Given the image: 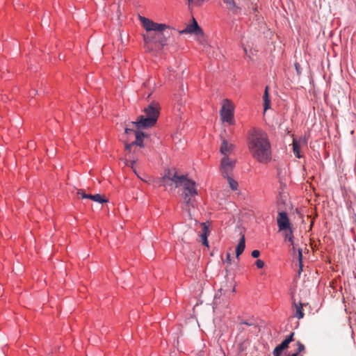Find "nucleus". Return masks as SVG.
<instances>
[{
	"mask_svg": "<svg viewBox=\"0 0 356 356\" xmlns=\"http://www.w3.org/2000/svg\"><path fill=\"white\" fill-rule=\"evenodd\" d=\"M202 233L200 236L202 243L204 245L209 246V242L207 240V236L209 233V227L204 223L202 224Z\"/></svg>",
	"mask_w": 356,
	"mask_h": 356,
	"instance_id": "ddd939ff",
	"label": "nucleus"
},
{
	"mask_svg": "<svg viewBox=\"0 0 356 356\" xmlns=\"http://www.w3.org/2000/svg\"><path fill=\"white\" fill-rule=\"evenodd\" d=\"M189 4H193L195 6L200 5L204 0H188Z\"/></svg>",
	"mask_w": 356,
	"mask_h": 356,
	"instance_id": "a878e982",
	"label": "nucleus"
},
{
	"mask_svg": "<svg viewBox=\"0 0 356 356\" xmlns=\"http://www.w3.org/2000/svg\"><path fill=\"white\" fill-rule=\"evenodd\" d=\"M136 175L138 176V177H139V178L140 179V180H143V178H140V177L138 175V174H137Z\"/></svg>",
	"mask_w": 356,
	"mask_h": 356,
	"instance_id": "a19ab883",
	"label": "nucleus"
},
{
	"mask_svg": "<svg viewBox=\"0 0 356 356\" xmlns=\"http://www.w3.org/2000/svg\"><path fill=\"white\" fill-rule=\"evenodd\" d=\"M292 246H293L292 251H293V253L295 254L296 252L297 245L294 243V245Z\"/></svg>",
	"mask_w": 356,
	"mask_h": 356,
	"instance_id": "f704fd0d",
	"label": "nucleus"
},
{
	"mask_svg": "<svg viewBox=\"0 0 356 356\" xmlns=\"http://www.w3.org/2000/svg\"><path fill=\"white\" fill-rule=\"evenodd\" d=\"M251 255L254 258H257L260 255V252L257 250H254L252 252Z\"/></svg>",
	"mask_w": 356,
	"mask_h": 356,
	"instance_id": "c85d7f7f",
	"label": "nucleus"
},
{
	"mask_svg": "<svg viewBox=\"0 0 356 356\" xmlns=\"http://www.w3.org/2000/svg\"><path fill=\"white\" fill-rule=\"evenodd\" d=\"M297 350L296 351L293 353V354H297V356H300L299 354L301 353V352H303L305 349V346L300 341H298L297 342Z\"/></svg>",
	"mask_w": 356,
	"mask_h": 356,
	"instance_id": "412c9836",
	"label": "nucleus"
},
{
	"mask_svg": "<svg viewBox=\"0 0 356 356\" xmlns=\"http://www.w3.org/2000/svg\"><path fill=\"white\" fill-rule=\"evenodd\" d=\"M235 160L229 156H223L220 161V170L222 175L225 177L230 175L235 166Z\"/></svg>",
	"mask_w": 356,
	"mask_h": 356,
	"instance_id": "6e6552de",
	"label": "nucleus"
},
{
	"mask_svg": "<svg viewBox=\"0 0 356 356\" xmlns=\"http://www.w3.org/2000/svg\"><path fill=\"white\" fill-rule=\"evenodd\" d=\"M138 19L146 31H159L156 44H159L161 48L167 44L168 36L166 35L165 31L166 29H169L168 25L165 24L156 23L152 19L141 15H138Z\"/></svg>",
	"mask_w": 356,
	"mask_h": 356,
	"instance_id": "20e7f679",
	"label": "nucleus"
},
{
	"mask_svg": "<svg viewBox=\"0 0 356 356\" xmlns=\"http://www.w3.org/2000/svg\"><path fill=\"white\" fill-rule=\"evenodd\" d=\"M294 333L292 332L289 336H288L285 339L290 343L293 341Z\"/></svg>",
	"mask_w": 356,
	"mask_h": 356,
	"instance_id": "2f4dec72",
	"label": "nucleus"
},
{
	"mask_svg": "<svg viewBox=\"0 0 356 356\" xmlns=\"http://www.w3.org/2000/svg\"><path fill=\"white\" fill-rule=\"evenodd\" d=\"M245 236H243L241 237V238L240 239V241L236 248V257H238L243 253V252L245 250Z\"/></svg>",
	"mask_w": 356,
	"mask_h": 356,
	"instance_id": "dca6fc26",
	"label": "nucleus"
},
{
	"mask_svg": "<svg viewBox=\"0 0 356 356\" xmlns=\"http://www.w3.org/2000/svg\"><path fill=\"white\" fill-rule=\"evenodd\" d=\"M227 292V290L226 289H223L222 287H221L218 291V293L215 295V298L216 299L217 298H219L222 295H226Z\"/></svg>",
	"mask_w": 356,
	"mask_h": 356,
	"instance_id": "5701e85b",
	"label": "nucleus"
},
{
	"mask_svg": "<svg viewBox=\"0 0 356 356\" xmlns=\"http://www.w3.org/2000/svg\"><path fill=\"white\" fill-rule=\"evenodd\" d=\"M138 19L146 31H159L156 44H159L161 48L167 44L168 36L166 35L165 31L166 29H169L168 25L165 24L156 23L152 19L141 15H138Z\"/></svg>",
	"mask_w": 356,
	"mask_h": 356,
	"instance_id": "39448f33",
	"label": "nucleus"
},
{
	"mask_svg": "<svg viewBox=\"0 0 356 356\" xmlns=\"http://www.w3.org/2000/svg\"><path fill=\"white\" fill-rule=\"evenodd\" d=\"M35 91L33 90V92H31V95H35Z\"/></svg>",
	"mask_w": 356,
	"mask_h": 356,
	"instance_id": "ea45409f",
	"label": "nucleus"
},
{
	"mask_svg": "<svg viewBox=\"0 0 356 356\" xmlns=\"http://www.w3.org/2000/svg\"><path fill=\"white\" fill-rule=\"evenodd\" d=\"M277 222L280 232L289 229L291 227V223L287 216V213L284 211H280L278 213Z\"/></svg>",
	"mask_w": 356,
	"mask_h": 356,
	"instance_id": "9d476101",
	"label": "nucleus"
},
{
	"mask_svg": "<svg viewBox=\"0 0 356 356\" xmlns=\"http://www.w3.org/2000/svg\"><path fill=\"white\" fill-rule=\"evenodd\" d=\"M179 33L181 34L195 33L197 37L200 42L203 43L204 41V33L194 18H193V23L187 25L186 29L181 31Z\"/></svg>",
	"mask_w": 356,
	"mask_h": 356,
	"instance_id": "0eeeda50",
	"label": "nucleus"
},
{
	"mask_svg": "<svg viewBox=\"0 0 356 356\" xmlns=\"http://www.w3.org/2000/svg\"><path fill=\"white\" fill-rule=\"evenodd\" d=\"M158 32L159 31H149L143 35L144 48L147 51H152L154 50L152 44L156 43Z\"/></svg>",
	"mask_w": 356,
	"mask_h": 356,
	"instance_id": "1a4fd4ad",
	"label": "nucleus"
},
{
	"mask_svg": "<svg viewBox=\"0 0 356 356\" xmlns=\"http://www.w3.org/2000/svg\"><path fill=\"white\" fill-rule=\"evenodd\" d=\"M289 343H288V341L284 339L280 344V346L282 347V348H284V350L286 349L288 347H289Z\"/></svg>",
	"mask_w": 356,
	"mask_h": 356,
	"instance_id": "cd10ccee",
	"label": "nucleus"
},
{
	"mask_svg": "<svg viewBox=\"0 0 356 356\" xmlns=\"http://www.w3.org/2000/svg\"><path fill=\"white\" fill-rule=\"evenodd\" d=\"M136 161H129V163H127V165L128 166H130L133 170H134V172L136 175H137L136 173V171L134 168V164H135Z\"/></svg>",
	"mask_w": 356,
	"mask_h": 356,
	"instance_id": "c756f323",
	"label": "nucleus"
},
{
	"mask_svg": "<svg viewBox=\"0 0 356 356\" xmlns=\"http://www.w3.org/2000/svg\"><path fill=\"white\" fill-rule=\"evenodd\" d=\"M135 135H136V140L133 142L134 145H136L140 147H143L144 146L143 139L145 137L147 136V135L140 131H135Z\"/></svg>",
	"mask_w": 356,
	"mask_h": 356,
	"instance_id": "2eb2a0df",
	"label": "nucleus"
},
{
	"mask_svg": "<svg viewBox=\"0 0 356 356\" xmlns=\"http://www.w3.org/2000/svg\"><path fill=\"white\" fill-rule=\"evenodd\" d=\"M220 116L223 122H228L230 124L234 123V106L227 99L223 100Z\"/></svg>",
	"mask_w": 356,
	"mask_h": 356,
	"instance_id": "423d86ee",
	"label": "nucleus"
},
{
	"mask_svg": "<svg viewBox=\"0 0 356 356\" xmlns=\"http://www.w3.org/2000/svg\"><path fill=\"white\" fill-rule=\"evenodd\" d=\"M281 232H283L285 241H288L291 245H293L294 239L291 227H290L289 229Z\"/></svg>",
	"mask_w": 356,
	"mask_h": 356,
	"instance_id": "4468645a",
	"label": "nucleus"
},
{
	"mask_svg": "<svg viewBox=\"0 0 356 356\" xmlns=\"http://www.w3.org/2000/svg\"><path fill=\"white\" fill-rule=\"evenodd\" d=\"M263 99H264V112H265L270 108V100L269 95H268V86L266 87Z\"/></svg>",
	"mask_w": 356,
	"mask_h": 356,
	"instance_id": "f3484780",
	"label": "nucleus"
},
{
	"mask_svg": "<svg viewBox=\"0 0 356 356\" xmlns=\"http://www.w3.org/2000/svg\"><path fill=\"white\" fill-rule=\"evenodd\" d=\"M131 132H134V133H135V131H134L132 129H130V128H128V127H127V128L125 129V133H126L127 134H130V133H131Z\"/></svg>",
	"mask_w": 356,
	"mask_h": 356,
	"instance_id": "72a5a7b5",
	"label": "nucleus"
},
{
	"mask_svg": "<svg viewBox=\"0 0 356 356\" xmlns=\"http://www.w3.org/2000/svg\"><path fill=\"white\" fill-rule=\"evenodd\" d=\"M224 3L227 4L230 8H234L236 7L235 2L234 0H223Z\"/></svg>",
	"mask_w": 356,
	"mask_h": 356,
	"instance_id": "393cba45",
	"label": "nucleus"
},
{
	"mask_svg": "<svg viewBox=\"0 0 356 356\" xmlns=\"http://www.w3.org/2000/svg\"><path fill=\"white\" fill-rule=\"evenodd\" d=\"M256 266L258 268H262L264 266V262L261 259L256 261Z\"/></svg>",
	"mask_w": 356,
	"mask_h": 356,
	"instance_id": "bb28decb",
	"label": "nucleus"
},
{
	"mask_svg": "<svg viewBox=\"0 0 356 356\" xmlns=\"http://www.w3.org/2000/svg\"><path fill=\"white\" fill-rule=\"evenodd\" d=\"M230 286H232V284L230 285ZM232 293H234L235 292V286H232Z\"/></svg>",
	"mask_w": 356,
	"mask_h": 356,
	"instance_id": "e433bc0d",
	"label": "nucleus"
},
{
	"mask_svg": "<svg viewBox=\"0 0 356 356\" xmlns=\"http://www.w3.org/2000/svg\"><path fill=\"white\" fill-rule=\"evenodd\" d=\"M298 67H299L298 64H296V68L298 72Z\"/></svg>",
	"mask_w": 356,
	"mask_h": 356,
	"instance_id": "58836bf2",
	"label": "nucleus"
},
{
	"mask_svg": "<svg viewBox=\"0 0 356 356\" xmlns=\"http://www.w3.org/2000/svg\"><path fill=\"white\" fill-rule=\"evenodd\" d=\"M294 305L296 307L295 316H296L299 319L302 318L304 317V313L302 312V305L301 303H295Z\"/></svg>",
	"mask_w": 356,
	"mask_h": 356,
	"instance_id": "6ab92c4d",
	"label": "nucleus"
},
{
	"mask_svg": "<svg viewBox=\"0 0 356 356\" xmlns=\"http://www.w3.org/2000/svg\"><path fill=\"white\" fill-rule=\"evenodd\" d=\"M284 349L282 348V346H280V345H278L277 346L275 347V348L273 350V356H280V355L282 354V352L284 350Z\"/></svg>",
	"mask_w": 356,
	"mask_h": 356,
	"instance_id": "4be33fe9",
	"label": "nucleus"
},
{
	"mask_svg": "<svg viewBox=\"0 0 356 356\" xmlns=\"http://www.w3.org/2000/svg\"><path fill=\"white\" fill-rule=\"evenodd\" d=\"M222 138V144L220 148V153L223 155V156H229V154L233 151L234 148V145L229 143L227 140Z\"/></svg>",
	"mask_w": 356,
	"mask_h": 356,
	"instance_id": "9b49d317",
	"label": "nucleus"
},
{
	"mask_svg": "<svg viewBox=\"0 0 356 356\" xmlns=\"http://www.w3.org/2000/svg\"><path fill=\"white\" fill-rule=\"evenodd\" d=\"M248 147L252 156L259 163L271 159V147L267 134L261 129L252 130L248 138Z\"/></svg>",
	"mask_w": 356,
	"mask_h": 356,
	"instance_id": "f03ea898",
	"label": "nucleus"
},
{
	"mask_svg": "<svg viewBox=\"0 0 356 356\" xmlns=\"http://www.w3.org/2000/svg\"><path fill=\"white\" fill-rule=\"evenodd\" d=\"M230 261H231V257H230V254L229 253H227V262L230 264Z\"/></svg>",
	"mask_w": 356,
	"mask_h": 356,
	"instance_id": "c9c22d12",
	"label": "nucleus"
},
{
	"mask_svg": "<svg viewBox=\"0 0 356 356\" xmlns=\"http://www.w3.org/2000/svg\"><path fill=\"white\" fill-rule=\"evenodd\" d=\"M161 183L165 187L170 186L172 189L179 188V193L190 213L189 207H195V197L197 195L195 182L184 175H177L175 172L168 170L161 178Z\"/></svg>",
	"mask_w": 356,
	"mask_h": 356,
	"instance_id": "f257e3e1",
	"label": "nucleus"
},
{
	"mask_svg": "<svg viewBox=\"0 0 356 356\" xmlns=\"http://www.w3.org/2000/svg\"><path fill=\"white\" fill-rule=\"evenodd\" d=\"M87 199L92 200L99 202V203H104V202H108L107 199L104 198L99 194L89 195V196H87Z\"/></svg>",
	"mask_w": 356,
	"mask_h": 356,
	"instance_id": "a211bd4d",
	"label": "nucleus"
},
{
	"mask_svg": "<svg viewBox=\"0 0 356 356\" xmlns=\"http://www.w3.org/2000/svg\"><path fill=\"white\" fill-rule=\"evenodd\" d=\"M159 115V104L153 102L144 108V114L140 115L137 120L131 124L138 129H147L155 125Z\"/></svg>",
	"mask_w": 356,
	"mask_h": 356,
	"instance_id": "7ed1b4c3",
	"label": "nucleus"
},
{
	"mask_svg": "<svg viewBox=\"0 0 356 356\" xmlns=\"http://www.w3.org/2000/svg\"><path fill=\"white\" fill-rule=\"evenodd\" d=\"M77 194L81 195L82 198H87V196H89V195L86 194L83 190H79Z\"/></svg>",
	"mask_w": 356,
	"mask_h": 356,
	"instance_id": "7c9ffc66",
	"label": "nucleus"
},
{
	"mask_svg": "<svg viewBox=\"0 0 356 356\" xmlns=\"http://www.w3.org/2000/svg\"><path fill=\"white\" fill-rule=\"evenodd\" d=\"M306 144H307V142H306L305 139L301 138L299 140H295V139L293 140V153L296 156V157L300 158V147L302 145H306Z\"/></svg>",
	"mask_w": 356,
	"mask_h": 356,
	"instance_id": "f8f14e48",
	"label": "nucleus"
},
{
	"mask_svg": "<svg viewBox=\"0 0 356 356\" xmlns=\"http://www.w3.org/2000/svg\"><path fill=\"white\" fill-rule=\"evenodd\" d=\"M241 324H245V325H251L250 323H249L248 322H245V321L242 322Z\"/></svg>",
	"mask_w": 356,
	"mask_h": 356,
	"instance_id": "4c0bfd02",
	"label": "nucleus"
},
{
	"mask_svg": "<svg viewBox=\"0 0 356 356\" xmlns=\"http://www.w3.org/2000/svg\"><path fill=\"white\" fill-rule=\"evenodd\" d=\"M225 178H227L230 188L233 191H236L238 188V182L234 180L230 175L226 176Z\"/></svg>",
	"mask_w": 356,
	"mask_h": 356,
	"instance_id": "aec40b11",
	"label": "nucleus"
},
{
	"mask_svg": "<svg viewBox=\"0 0 356 356\" xmlns=\"http://www.w3.org/2000/svg\"><path fill=\"white\" fill-rule=\"evenodd\" d=\"M298 260H299V264H300V270H302V249L300 248H298Z\"/></svg>",
	"mask_w": 356,
	"mask_h": 356,
	"instance_id": "b1692460",
	"label": "nucleus"
},
{
	"mask_svg": "<svg viewBox=\"0 0 356 356\" xmlns=\"http://www.w3.org/2000/svg\"><path fill=\"white\" fill-rule=\"evenodd\" d=\"M134 143L132 142V143H129V144H127V145H126V146H125V147H126V149H127V150H130V149H131V148L132 147V146H134Z\"/></svg>",
	"mask_w": 356,
	"mask_h": 356,
	"instance_id": "473e14b6",
	"label": "nucleus"
}]
</instances>
